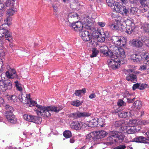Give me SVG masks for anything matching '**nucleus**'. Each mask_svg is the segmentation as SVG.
<instances>
[{"mask_svg":"<svg viewBox=\"0 0 149 149\" xmlns=\"http://www.w3.org/2000/svg\"><path fill=\"white\" fill-rule=\"evenodd\" d=\"M4 7V4L1 1H0V10L2 9Z\"/></svg>","mask_w":149,"mask_h":149,"instance_id":"nucleus-63","label":"nucleus"},{"mask_svg":"<svg viewBox=\"0 0 149 149\" xmlns=\"http://www.w3.org/2000/svg\"><path fill=\"white\" fill-rule=\"evenodd\" d=\"M63 16V20L65 22L68 21V18L69 17V15H64Z\"/></svg>","mask_w":149,"mask_h":149,"instance_id":"nucleus-60","label":"nucleus"},{"mask_svg":"<svg viewBox=\"0 0 149 149\" xmlns=\"http://www.w3.org/2000/svg\"><path fill=\"white\" fill-rule=\"evenodd\" d=\"M125 137L124 135L121 132H118L117 134L111 135L109 137V139L112 141L118 142V140L122 141Z\"/></svg>","mask_w":149,"mask_h":149,"instance_id":"nucleus-14","label":"nucleus"},{"mask_svg":"<svg viewBox=\"0 0 149 149\" xmlns=\"http://www.w3.org/2000/svg\"><path fill=\"white\" fill-rule=\"evenodd\" d=\"M96 97V95L94 93H92L91 94L89 95V97L90 99H92L93 98H95Z\"/></svg>","mask_w":149,"mask_h":149,"instance_id":"nucleus-62","label":"nucleus"},{"mask_svg":"<svg viewBox=\"0 0 149 149\" xmlns=\"http://www.w3.org/2000/svg\"><path fill=\"white\" fill-rule=\"evenodd\" d=\"M141 107V102L140 101L137 100L133 104V107L135 109H139Z\"/></svg>","mask_w":149,"mask_h":149,"instance_id":"nucleus-33","label":"nucleus"},{"mask_svg":"<svg viewBox=\"0 0 149 149\" xmlns=\"http://www.w3.org/2000/svg\"><path fill=\"white\" fill-rule=\"evenodd\" d=\"M96 133L95 131L92 132L87 135L86 139H91V138L93 139L95 137H96Z\"/></svg>","mask_w":149,"mask_h":149,"instance_id":"nucleus-40","label":"nucleus"},{"mask_svg":"<svg viewBox=\"0 0 149 149\" xmlns=\"http://www.w3.org/2000/svg\"><path fill=\"white\" fill-rule=\"evenodd\" d=\"M4 37L6 40L11 42L13 40L9 31L5 28V24H2L0 28V38Z\"/></svg>","mask_w":149,"mask_h":149,"instance_id":"nucleus-4","label":"nucleus"},{"mask_svg":"<svg viewBox=\"0 0 149 149\" xmlns=\"http://www.w3.org/2000/svg\"><path fill=\"white\" fill-rule=\"evenodd\" d=\"M97 24L101 27H103L105 25V23L103 22H98Z\"/></svg>","mask_w":149,"mask_h":149,"instance_id":"nucleus-59","label":"nucleus"},{"mask_svg":"<svg viewBox=\"0 0 149 149\" xmlns=\"http://www.w3.org/2000/svg\"><path fill=\"white\" fill-rule=\"evenodd\" d=\"M48 110H49V112H50V111L58 112L63 109V108L61 107L59 108L54 106H48Z\"/></svg>","mask_w":149,"mask_h":149,"instance_id":"nucleus-29","label":"nucleus"},{"mask_svg":"<svg viewBox=\"0 0 149 149\" xmlns=\"http://www.w3.org/2000/svg\"><path fill=\"white\" fill-rule=\"evenodd\" d=\"M114 125L116 127H120L122 130V127H124L126 124L124 121H118L115 122Z\"/></svg>","mask_w":149,"mask_h":149,"instance_id":"nucleus-35","label":"nucleus"},{"mask_svg":"<svg viewBox=\"0 0 149 149\" xmlns=\"http://www.w3.org/2000/svg\"><path fill=\"white\" fill-rule=\"evenodd\" d=\"M5 107L6 109L8 111H7L11 112L13 110V108L12 107L8 104L6 105Z\"/></svg>","mask_w":149,"mask_h":149,"instance_id":"nucleus-56","label":"nucleus"},{"mask_svg":"<svg viewBox=\"0 0 149 149\" xmlns=\"http://www.w3.org/2000/svg\"><path fill=\"white\" fill-rule=\"evenodd\" d=\"M72 114L74 118H79L90 116L91 115V113L86 112H81L78 111L75 113H73Z\"/></svg>","mask_w":149,"mask_h":149,"instance_id":"nucleus-17","label":"nucleus"},{"mask_svg":"<svg viewBox=\"0 0 149 149\" xmlns=\"http://www.w3.org/2000/svg\"><path fill=\"white\" fill-rule=\"evenodd\" d=\"M4 24H5V26L6 25H7L8 26H9L12 24L10 19L7 16V17L4 20Z\"/></svg>","mask_w":149,"mask_h":149,"instance_id":"nucleus-42","label":"nucleus"},{"mask_svg":"<svg viewBox=\"0 0 149 149\" xmlns=\"http://www.w3.org/2000/svg\"><path fill=\"white\" fill-rule=\"evenodd\" d=\"M106 2L108 6L111 8L113 12L119 13L122 6L119 2L114 0H106Z\"/></svg>","mask_w":149,"mask_h":149,"instance_id":"nucleus-5","label":"nucleus"},{"mask_svg":"<svg viewBox=\"0 0 149 149\" xmlns=\"http://www.w3.org/2000/svg\"><path fill=\"white\" fill-rule=\"evenodd\" d=\"M69 17L73 18H77L78 17V15L77 13L74 12L71 13H69L68 15Z\"/></svg>","mask_w":149,"mask_h":149,"instance_id":"nucleus-53","label":"nucleus"},{"mask_svg":"<svg viewBox=\"0 0 149 149\" xmlns=\"http://www.w3.org/2000/svg\"><path fill=\"white\" fill-rule=\"evenodd\" d=\"M100 33L99 32V31L95 29H94L92 33V35L93 37L95 39H96L97 38L100 34H102Z\"/></svg>","mask_w":149,"mask_h":149,"instance_id":"nucleus-39","label":"nucleus"},{"mask_svg":"<svg viewBox=\"0 0 149 149\" xmlns=\"http://www.w3.org/2000/svg\"><path fill=\"white\" fill-rule=\"evenodd\" d=\"M85 93L86 89L83 88L82 90L76 91L75 94L76 96H80L84 95Z\"/></svg>","mask_w":149,"mask_h":149,"instance_id":"nucleus-38","label":"nucleus"},{"mask_svg":"<svg viewBox=\"0 0 149 149\" xmlns=\"http://www.w3.org/2000/svg\"><path fill=\"white\" fill-rule=\"evenodd\" d=\"M5 115L8 121L10 122L15 123L16 122L17 119L12 112L7 111L5 112Z\"/></svg>","mask_w":149,"mask_h":149,"instance_id":"nucleus-16","label":"nucleus"},{"mask_svg":"<svg viewBox=\"0 0 149 149\" xmlns=\"http://www.w3.org/2000/svg\"><path fill=\"white\" fill-rule=\"evenodd\" d=\"M127 125L126 124V125L124 127H122V130L129 134H134L137 132L135 127Z\"/></svg>","mask_w":149,"mask_h":149,"instance_id":"nucleus-13","label":"nucleus"},{"mask_svg":"<svg viewBox=\"0 0 149 149\" xmlns=\"http://www.w3.org/2000/svg\"><path fill=\"white\" fill-rule=\"evenodd\" d=\"M21 99L22 101L24 102L23 103H24L25 107H27L35 106L36 107L34 110L38 115L42 116L44 117H49L50 116L51 113L49 112L48 106L45 107L38 104L35 101L32 100L30 98L29 95H28L26 93L22 94Z\"/></svg>","mask_w":149,"mask_h":149,"instance_id":"nucleus-1","label":"nucleus"},{"mask_svg":"<svg viewBox=\"0 0 149 149\" xmlns=\"http://www.w3.org/2000/svg\"><path fill=\"white\" fill-rule=\"evenodd\" d=\"M129 8L127 7L122 6L119 13L123 15L127 16L129 13Z\"/></svg>","mask_w":149,"mask_h":149,"instance_id":"nucleus-27","label":"nucleus"},{"mask_svg":"<svg viewBox=\"0 0 149 149\" xmlns=\"http://www.w3.org/2000/svg\"><path fill=\"white\" fill-rule=\"evenodd\" d=\"M53 8H54V11L55 12H56L57 11V8L55 6H53Z\"/></svg>","mask_w":149,"mask_h":149,"instance_id":"nucleus-64","label":"nucleus"},{"mask_svg":"<svg viewBox=\"0 0 149 149\" xmlns=\"http://www.w3.org/2000/svg\"><path fill=\"white\" fill-rule=\"evenodd\" d=\"M4 84L5 82L3 80H0V90L3 92L5 91V89L3 88Z\"/></svg>","mask_w":149,"mask_h":149,"instance_id":"nucleus-51","label":"nucleus"},{"mask_svg":"<svg viewBox=\"0 0 149 149\" xmlns=\"http://www.w3.org/2000/svg\"><path fill=\"white\" fill-rule=\"evenodd\" d=\"M112 42L113 44L121 47H124L125 44V42H123L120 36H113L112 37L111 39Z\"/></svg>","mask_w":149,"mask_h":149,"instance_id":"nucleus-10","label":"nucleus"},{"mask_svg":"<svg viewBox=\"0 0 149 149\" xmlns=\"http://www.w3.org/2000/svg\"><path fill=\"white\" fill-rule=\"evenodd\" d=\"M4 70L3 63L2 59H0V72H2Z\"/></svg>","mask_w":149,"mask_h":149,"instance_id":"nucleus-55","label":"nucleus"},{"mask_svg":"<svg viewBox=\"0 0 149 149\" xmlns=\"http://www.w3.org/2000/svg\"><path fill=\"white\" fill-rule=\"evenodd\" d=\"M79 35L81 37L82 39L85 41H88L90 40L91 38V35L89 32L86 31H80Z\"/></svg>","mask_w":149,"mask_h":149,"instance_id":"nucleus-15","label":"nucleus"},{"mask_svg":"<svg viewBox=\"0 0 149 149\" xmlns=\"http://www.w3.org/2000/svg\"><path fill=\"white\" fill-rule=\"evenodd\" d=\"M149 24L147 23H145L141 27V28L143 29V30L145 32H149Z\"/></svg>","mask_w":149,"mask_h":149,"instance_id":"nucleus-43","label":"nucleus"},{"mask_svg":"<svg viewBox=\"0 0 149 149\" xmlns=\"http://www.w3.org/2000/svg\"><path fill=\"white\" fill-rule=\"evenodd\" d=\"M149 61H147L146 62L145 61L144 63L142 65H141L139 68L140 70H144L149 68Z\"/></svg>","mask_w":149,"mask_h":149,"instance_id":"nucleus-37","label":"nucleus"},{"mask_svg":"<svg viewBox=\"0 0 149 149\" xmlns=\"http://www.w3.org/2000/svg\"><path fill=\"white\" fill-rule=\"evenodd\" d=\"M108 50V47L106 46H101L100 48V51L101 53H103L106 56H110L111 54L112 53V52H111L110 51L109 52Z\"/></svg>","mask_w":149,"mask_h":149,"instance_id":"nucleus-24","label":"nucleus"},{"mask_svg":"<svg viewBox=\"0 0 149 149\" xmlns=\"http://www.w3.org/2000/svg\"><path fill=\"white\" fill-rule=\"evenodd\" d=\"M15 1L13 0H6L4 3V6L6 7H14Z\"/></svg>","mask_w":149,"mask_h":149,"instance_id":"nucleus-30","label":"nucleus"},{"mask_svg":"<svg viewBox=\"0 0 149 149\" xmlns=\"http://www.w3.org/2000/svg\"><path fill=\"white\" fill-rule=\"evenodd\" d=\"M139 83H137L134 84L132 87L133 90H135L136 89L138 88L139 89Z\"/></svg>","mask_w":149,"mask_h":149,"instance_id":"nucleus-58","label":"nucleus"},{"mask_svg":"<svg viewBox=\"0 0 149 149\" xmlns=\"http://www.w3.org/2000/svg\"><path fill=\"white\" fill-rule=\"evenodd\" d=\"M112 42L113 44L121 47H124L125 44V42H123L120 36H113L112 37L111 39Z\"/></svg>","mask_w":149,"mask_h":149,"instance_id":"nucleus-9","label":"nucleus"},{"mask_svg":"<svg viewBox=\"0 0 149 149\" xmlns=\"http://www.w3.org/2000/svg\"><path fill=\"white\" fill-rule=\"evenodd\" d=\"M110 56V58L107 61L109 66L112 69L116 70L120 67V64H123L120 59L115 57L114 56L112 55L111 54Z\"/></svg>","mask_w":149,"mask_h":149,"instance_id":"nucleus-3","label":"nucleus"},{"mask_svg":"<svg viewBox=\"0 0 149 149\" xmlns=\"http://www.w3.org/2000/svg\"><path fill=\"white\" fill-rule=\"evenodd\" d=\"M23 117L27 121L33 122L37 124L40 123L42 121L41 118L40 117L26 114H24Z\"/></svg>","mask_w":149,"mask_h":149,"instance_id":"nucleus-6","label":"nucleus"},{"mask_svg":"<svg viewBox=\"0 0 149 149\" xmlns=\"http://www.w3.org/2000/svg\"><path fill=\"white\" fill-rule=\"evenodd\" d=\"M125 23L126 26L125 29L127 33L129 34H131L135 29L134 23L129 19L125 20Z\"/></svg>","mask_w":149,"mask_h":149,"instance_id":"nucleus-8","label":"nucleus"},{"mask_svg":"<svg viewBox=\"0 0 149 149\" xmlns=\"http://www.w3.org/2000/svg\"><path fill=\"white\" fill-rule=\"evenodd\" d=\"M17 11V9L14 7L7 9L6 11V15L7 17H10L13 16Z\"/></svg>","mask_w":149,"mask_h":149,"instance_id":"nucleus-21","label":"nucleus"},{"mask_svg":"<svg viewBox=\"0 0 149 149\" xmlns=\"http://www.w3.org/2000/svg\"><path fill=\"white\" fill-rule=\"evenodd\" d=\"M92 54L91 55V57H96L99 53L98 51L96 48H93L92 50Z\"/></svg>","mask_w":149,"mask_h":149,"instance_id":"nucleus-47","label":"nucleus"},{"mask_svg":"<svg viewBox=\"0 0 149 149\" xmlns=\"http://www.w3.org/2000/svg\"><path fill=\"white\" fill-rule=\"evenodd\" d=\"M139 55L135 54L131 55V58L133 61L137 62L139 61Z\"/></svg>","mask_w":149,"mask_h":149,"instance_id":"nucleus-44","label":"nucleus"},{"mask_svg":"<svg viewBox=\"0 0 149 149\" xmlns=\"http://www.w3.org/2000/svg\"><path fill=\"white\" fill-rule=\"evenodd\" d=\"M7 98L9 100H12L14 102H16L17 100V98L15 95H7Z\"/></svg>","mask_w":149,"mask_h":149,"instance_id":"nucleus-41","label":"nucleus"},{"mask_svg":"<svg viewBox=\"0 0 149 149\" xmlns=\"http://www.w3.org/2000/svg\"><path fill=\"white\" fill-rule=\"evenodd\" d=\"M71 26L75 31H79L82 30L83 25L81 22L77 21L72 23L71 24Z\"/></svg>","mask_w":149,"mask_h":149,"instance_id":"nucleus-18","label":"nucleus"},{"mask_svg":"<svg viewBox=\"0 0 149 149\" xmlns=\"http://www.w3.org/2000/svg\"><path fill=\"white\" fill-rule=\"evenodd\" d=\"M126 148L125 145H120L115 147L114 149H125Z\"/></svg>","mask_w":149,"mask_h":149,"instance_id":"nucleus-57","label":"nucleus"},{"mask_svg":"<svg viewBox=\"0 0 149 149\" xmlns=\"http://www.w3.org/2000/svg\"><path fill=\"white\" fill-rule=\"evenodd\" d=\"M15 86L17 87V90L20 92L22 91V88L21 84H20L18 81H15Z\"/></svg>","mask_w":149,"mask_h":149,"instance_id":"nucleus-48","label":"nucleus"},{"mask_svg":"<svg viewBox=\"0 0 149 149\" xmlns=\"http://www.w3.org/2000/svg\"><path fill=\"white\" fill-rule=\"evenodd\" d=\"M102 33V34H100L99 36L96 38L97 41L100 42H103L105 40V38L106 37H107V35L106 34H105L104 32H103Z\"/></svg>","mask_w":149,"mask_h":149,"instance_id":"nucleus-36","label":"nucleus"},{"mask_svg":"<svg viewBox=\"0 0 149 149\" xmlns=\"http://www.w3.org/2000/svg\"><path fill=\"white\" fill-rule=\"evenodd\" d=\"M115 22L117 24L118 27H119L120 31H123L125 30V21H124V19L121 17L118 16L116 17Z\"/></svg>","mask_w":149,"mask_h":149,"instance_id":"nucleus-11","label":"nucleus"},{"mask_svg":"<svg viewBox=\"0 0 149 149\" xmlns=\"http://www.w3.org/2000/svg\"><path fill=\"white\" fill-rule=\"evenodd\" d=\"M141 39L145 45L149 47V38L143 36L141 37Z\"/></svg>","mask_w":149,"mask_h":149,"instance_id":"nucleus-45","label":"nucleus"},{"mask_svg":"<svg viewBox=\"0 0 149 149\" xmlns=\"http://www.w3.org/2000/svg\"><path fill=\"white\" fill-rule=\"evenodd\" d=\"M5 74L7 77L9 79H13L17 76L16 71L13 68L9 69L6 72Z\"/></svg>","mask_w":149,"mask_h":149,"instance_id":"nucleus-19","label":"nucleus"},{"mask_svg":"<svg viewBox=\"0 0 149 149\" xmlns=\"http://www.w3.org/2000/svg\"><path fill=\"white\" fill-rule=\"evenodd\" d=\"M139 89L141 90H142L146 88L148 86V85L146 84H142L139 83Z\"/></svg>","mask_w":149,"mask_h":149,"instance_id":"nucleus-52","label":"nucleus"},{"mask_svg":"<svg viewBox=\"0 0 149 149\" xmlns=\"http://www.w3.org/2000/svg\"><path fill=\"white\" fill-rule=\"evenodd\" d=\"M64 136L66 138H70L72 136L71 132L69 130L65 131L63 133Z\"/></svg>","mask_w":149,"mask_h":149,"instance_id":"nucleus-46","label":"nucleus"},{"mask_svg":"<svg viewBox=\"0 0 149 149\" xmlns=\"http://www.w3.org/2000/svg\"><path fill=\"white\" fill-rule=\"evenodd\" d=\"M81 103L80 102L79 100H77L74 101L72 102L71 103V104L74 106L78 107L81 105Z\"/></svg>","mask_w":149,"mask_h":149,"instance_id":"nucleus-50","label":"nucleus"},{"mask_svg":"<svg viewBox=\"0 0 149 149\" xmlns=\"http://www.w3.org/2000/svg\"><path fill=\"white\" fill-rule=\"evenodd\" d=\"M95 132L96 133V138L97 139L103 138L105 137L106 135V132L104 130Z\"/></svg>","mask_w":149,"mask_h":149,"instance_id":"nucleus-28","label":"nucleus"},{"mask_svg":"<svg viewBox=\"0 0 149 149\" xmlns=\"http://www.w3.org/2000/svg\"><path fill=\"white\" fill-rule=\"evenodd\" d=\"M12 88V86L11 82L9 80L5 82L3 86V88L5 89V91L7 89H10Z\"/></svg>","mask_w":149,"mask_h":149,"instance_id":"nucleus-32","label":"nucleus"},{"mask_svg":"<svg viewBox=\"0 0 149 149\" xmlns=\"http://www.w3.org/2000/svg\"><path fill=\"white\" fill-rule=\"evenodd\" d=\"M148 123L146 121L143 120L141 119H139L138 120L134 119L130 120L128 122L127 125H131L132 126H135L138 125H145Z\"/></svg>","mask_w":149,"mask_h":149,"instance_id":"nucleus-12","label":"nucleus"},{"mask_svg":"<svg viewBox=\"0 0 149 149\" xmlns=\"http://www.w3.org/2000/svg\"><path fill=\"white\" fill-rule=\"evenodd\" d=\"M132 141L136 142L147 143L149 142V140L146 139L143 136H140L134 138L133 139Z\"/></svg>","mask_w":149,"mask_h":149,"instance_id":"nucleus-20","label":"nucleus"},{"mask_svg":"<svg viewBox=\"0 0 149 149\" xmlns=\"http://www.w3.org/2000/svg\"><path fill=\"white\" fill-rule=\"evenodd\" d=\"M72 129L76 130H79L83 129L86 127V123L82 122H79L77 121L73 122L70 125Z\"/></svg>","mask_w":149,"mask_h":149,"instance_id":"nucleus-7","label":"nucleus"},{"mask_svg":"<svg viewBox=\"0 0 149 149\" xmlns=\"http://www.w3.org/2000/svg\"><path fill=\"white\" fill-rule=\"evenodd\" d=\"M86 127H94L97 126L98 124V122L97 120L94 119L90 122H86Z\"/></svg>","mask_w":149,"mask_h":149,"instance_id":"nucleus-26","label":"nucleus"},{"mask_svg":"<svg viewBox=\"0 0 149 149\" xmlns=\"http://www.w3.org/2000/svg\"><path fill=\"white\" fill-rule=\"evenodd\" d=\"M142 55L143 58L145 59V61H145L146 62L147 61H149V53L147 52L143 53Z\"/></svg>","mask_w":149,"mask_h":149,"instance_id":"nucleus-49","label":"nucleus"},{"mask_svg":"<svg viewBox=\"0 0 149 149\" xmlns=\"http://www.w3.org/2000/svg\"><path fill=\"white\" fill-rule=\"evenodd\" d=\"M135 100V98H133L132 99L131 98H127V102L129 103H132Z\"/></svg>","mask_w":149,"mask_h":149,"instance_id":"nucleus-61","label":"nucleus"},{"mask_svg":"<svg viewBox=\"0 0 149 149\" xmlns=\"http://www.w3.org/2000/svg\"><path fill=\"white\" fill-rule=\"evenodd\" d=\"M108 26L111 29L113 30H120V27H119L117 25V24L115 22L112 24H108Z\"/></svg>","mask_w":149,"mask_h":149,"instance_id":"nucleus-34","label":"nucleus"},{"mask_svg":"<svg viewBox=\"0 0 149 149\" xmlns=\"http://www.w3.org/2000/svg\"><path fill=\"white\" fill-rule=\"evenodd\" d=\"M136 76L135 75L130 74L126 77V79L128 81L135 83L136 81Z\"/></svg>","mask_w":149,"mask_h":149,"instance_id":"nucleus-31","label":"nucleus"},{"mask_svg":"<svg viewBox=\"0 0 149 149\" xmlns=\"http://www.w3.org/2000/svg\"><path fill=\"white\" fill-rule=\"evenodd\" d=\"M143 42L140 39L133 40L131 42V43L132 45L138 47H141L143 45Z\"/></svg>","mask_w":149,"mask_h":149,"instance_id":"nucleus-23","label":"nucleus"},{"mask_svg":"<svg viewBox=\"0 0 149 149\" xmlns=\"http://www.w3.org/2000/svg\"><path fill=\"white\" fill-rule=\"evenodd\" d=\"M118 105L119 106H121L122 105H125V102L122 100L120 99L118 100L117 103Z\"/></svg>","mask_w":149,"mask_h":149,"instance_id":"nucleus-54","label":"nucleus"},{"mask_svg":"<svg viewBox=\"0 0 149 149\" xmlns=\"http://www.w3.org/2000/svg\"><path fill=\"white\" fill-rule=\"evenodd\" d=\"M111 50L113 52L111 53L112 55L114 56L116 58H124L125 57V53L124 50L121 48H118L116 45H112L109 46Z\"/></svg>","mask_w":149,"mask_h":149,"instance_id":"nucleus-2","label":"nucleus"},{"mask_svg":"<svg viewBox=\"0 0 149 149\" xmlns=\"http://www.w3.org/2000/svg\"><path fill=\"white\" fill-rule=\"evenodd\" d=\"M118 115L119 117H120L124 118L130 117L135 115L134 114H132L130 112H127L124 111H119L118 113Z\"/></svg>","mask_w":149,"mask_h":149,"instance_id":"nucleus-25","label":"nucleus"},{"mask_svg":"<svg viewBox=\"0 0 149 149\" xmlns=\"http://www.w3.org/2000/svg\"><path fill=\"white\" fill-rule=\"evenodd\" d=\"M139 2L141 6V11L143 13L146 11L148 8L147 4V0H139Z\"/></svg>","mask_w":149,"mask_h":149,"instance_id":"nucleus-22","label":"nucleus"}]
</instances>
